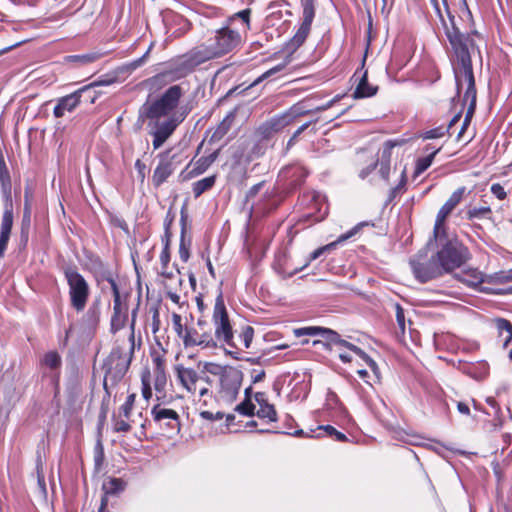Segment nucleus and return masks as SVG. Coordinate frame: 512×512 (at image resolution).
Segmentation results:
<instances>
[{"label": "nucleus", "instance_id": "obj_1", "mask_svg": "<svg viewBox=\"0 0 512 512\" xmlns=\"http://www.w3.org/2000/svg\"><path fill=\"white\" fill-rule=\"evenodd\" d=\"M446 35L460 65L458 69H455L457 91L459 94L464 92L463 101L469 102L465 117L471 119L476 103L475 80L470 55L471 50H474V43L472 39L465 37L455 27L447 29Z\"/></svg>", "mask_w": 512, "mask_h": 512}, {"label": "nucleus", "instance_id": "obj_2", "mask_svg": "<svg viewBox=\"0 0 512 512\" xmlns=\"http://www.w3.org/2000/svg\"><path fill=\"white\" fill-rule=\"evenodd\" d=\"M134 317L135 312L133 313V318ZM134 325L135 324L133 319L129 329L128 342L126 347L118 346L114 348L106 361L104 386L107 385V382L109 380L112 382H117L118 380H120L125 375L129 368L132 355L135 349Z\"/></svg>", "mask_w": 512, "mask_h": 512}, {"label": "nucleus", "instance_id": "obj_3", "mask_svg": "<svg viewBox=\"0 0 512 512\" xmlns=\"http://www.w3.org/2000/svg\"><path fill=\"white\" fill-rule=\"evenodd\" d=\"M184 91L180 85L169 87L158 99L145 107L147 118L181 116L185 119L186 110L179 108Z\"/></svg>", "mask_w": 512, "mask_h": 512}, {"label": "nucleus", "instance_id": "obj_4", "mask_svg": "<svg viewBox=\"0 0 512 512\" xmlns=\"http://www.w3.org/2000/svg\"><path fill=\"white\" fill-rule=\"evenodd\" d=\"M212 322L214 325L213 337L216 342L219 341L227 346H237L234 340L232 325L221 294L215 301Z\"/></svg>", "mask_w": 512, "mask_h": 512}, {"label": "nucleus", "instance_id": "obj_5", "mask_svg": "<svg viewBox=\"0 0 512 512\" xmlns=\"http://www.w3.org/2000/svg\"><path fill=\"white\" fill-rule=\"evenodd\" d=\"M175 372L181 386L191 395H198L201 398L209 394L211 380L207 376H201L193 368L183 365L175 366Z\"/></svg>", "mask_w": 512, "mask_h": 512}, {"label": "nucleus", "instance_id": "obj_6", "mask_svg": "<svg viewBox=\"0 0 512 512\" xmlns=\"http://www.w3.org/2000/svg\"><path fill=\"white\" fill-rule=\"evenodd\" d=\"M65 277L69 287V299L73 309L82 312L90 296V287L85 278L74 269H67Z\"/></svg>", "mask_w": 512, "mask_h": 512}, {"label": "nucleus", "instance_id": "obj_7", "mask_svg": "<svg viewBox=\"0 0 512 512\" xmlns=\"http://www.w3.org/2000/svg\"><path fill=\"white\" fill-rule=\"evenodd\" d=\"M436 259L443 272L460 267L469 257L468 250L457 241H449L437 252Z\"/></svg>", "mask_w": 512, "mask_h": 512}, {"label": "nucleus", "instance_id": "obj_8", "mask_svg": "<svg viewBox=\"0 0 512 512\" xmlns=\"http://www.w3.org/2000/svg\"><path fill=\"white\" fill-rule=\"evenodd\" d=\"M150 120V134L153 136V148L159 149L173 134L177 126L183 122V117L148 118Z\"/></svg>", "mask_w": 512, "mask_h": 512}, {"label": "nucleus", "instance_id": "obj_9", "mask_svg": "<svg viewBox=\"0 0 512 512\" xmlns=\"http://www.w3.org/2000/svg\"><path fill=\"white\" fill-rule=\"evenodd\" d=\"M414 276L421 282H426L441 276L444 272L436 257L427 259V255L420 252L410 261Z\"/></svg>", "mask_w": 512, "mask_h": 512}, {"label": "nucleus", "instance_id": "obj_10", "mask_svg": "<svg viewBox=\"0 0 512 512\" xmlns=\"http://www.w3.org/2000/svg\"><path fill=\"white\" fill-rule=\"evenodd\" d=\"M214 58H218V56L216 55L211 43L196 47L182 58L177 77L180 78L186 76L196 66Z\"/></svg>", "mask_w": 512, "mask_h": 512}, {"label": "nucleus", "instance_id": "obj_11", "mask_svg": "<svg viewBox=\"0 0 512 512\" xmlns=\"http://www.w3.org/2000/svg\"><path fill=\"white\" fill-rule=\"evenodd\" d=\"M242 382V373L234 367H228L220 376V396L223 400L232 402L236 399Z\"/></svg>", "mask_w": 512, "mask_h": 512}, {"label": "nucleus", "instance_id": "obj_12", "mask_svg": "<svg viewBox=\"0 0 512 512\" xmlns=\"http://www.w3.org/2000/svg\"><path fill=\"white\" fill-rule=\"evenodd\" d=\"M216 55L221 57L240 45V34L228 27L216 32L215 37L210 41Z\"/></svg>", "mask_w": 512, "mask_h": 512}, {"label": "nucleus", "instance_id": "obj_13", "mask_svg": "<svg viewBox=\"0 0 512 512\" xmlns=\"http://www.w3.org/2000/svg\"><path fill=\"white\" fill-rule=\"evenodd\" d=\"M198 329L186 328L183 344L185 347L200 346L201 348H216L217 342L210 331H206V322L199 320Z\"/></svg>", "mask_w": 512, "mask_h": 512}, {"label": "nucleus", "instance_id": "obj_14", "mask_svg": "<svg viewBox=\"0 0 512 512\" xmlns=\"http://www.w3.org/2000/svg\"><path fill=\"white\" fill-rule=\"evenodd\" d=\"M301 4L303 7V21L289 43L292 50H296L304 43L315 16L314 0H301Z\"/></svg>", "mask_w": 512, "mask_h": 512}, {"label": "nucleus", "instance_id": "obj_15", "mask_svg": "<svg viewBox=\"0 0 512 512\" xmlns=\"http://www.w3.org/2000/svg\"><path fill=\"white\" fill-rule=\"evenodd\" d=\"M151 416L153 421L160 427H165L175 432L180 431V416L174 409L157 404L151 409Z\"/></svg>", "mask_w": 512, "mask_h": 512}, {"label": "nucleus", "instance_id": "obj_16", "mask_svg": "<svg viewBox=\"0 0 512 512\" xmlns=\"http://www.w3.org/2000/svg\"><path fill=\"white\" fill-rule=\"evenodd\" d=\"M465 190V187H460L456 191H454L452 195L449 197V199L438 211L434 225L435 238H438L440 233L443 232L446 218L450 215L453 209L461 202Z\"/></svg>", "mask_w": 512, "mask_h": 512}, {"label": "nucleus", "instance_id": "obj_17", "mask_svg": "<svg viewBox=\"0 0 512 512\" xmlns=\"http://www.w3.org/2000/svg\"><path fill=\"white\" fill-rule=\"evenodd\" d=\"M99 84V82L91 83L69 95L59 98L53 110L54 116L56 118H61L65 115L66 112L74 111L76 107L80 104L82 94L91 87L98 86Z\"/></svg>", "mask_w": 512, "mask_h": 512}, {"label": "nucleus", "instance_id": "obj_18", "mask_svg": "<svg viewBox=\"0 0 512 512\" xmlns=\"http://www.w3.org/2000/svg\"><path fill=\"white\" fill-rule=\"evenodd\" d=\"M159 157L160 162L153 173V183L155 186L163 184L176 168L174 165L175 156H171L169 151L161 153Z\"/></svg>", "mask_w": 512, "mask_h": 512}, {"label": "nucleus", "instance_id": "obj_19", "mask_svg": "<svg viewBox=\"0 0 512 512\" xmlns=\"http://www.w3.org/2000/svg\"><path fill=\"white\" fill-rule=\"evenodd\" d=\"M100 320L99 306L93 304L80 319V330L86 336L94 335Z\"/></svg>", "mask_w": 512, "mask_h": 512}, {"label": "nucleus", "instance_id": "obj_20", "mask_svg": "<svg viewBox=\"0 0 512 512\" xmlns=\"http://www.w3.org/2000/svg\"><path fill=\"white\" fill-rule=\"evenodd\" d=\"M255 401L259 405L256 415L262 419H268L271 422L277 421V413L273 405L266 400L264 393H256Z\"/></svg>", "mask_w": 512, "mask_h": 512}, {"label": "nucleus", "instance_id": "obj_21", "mask_svg": "<svg viewBox=\"0 0 512 512\" xmlns=\"http://www.w3.org/2000/svg\"><path fill=\"white\" fill-rule=\"evenodd\" d=\"M357 232H358V227L356 226L353 229H351L350 231H348L347 233L339 236L337 240H335L327 245H324L322 247H319L318 249H316L315 251H313L310 254L309 259H308L307 263L305 264V266H307L311 261L316 260L323 253L335 249L338 244L343 243L344 241L348 240L349 238L354 236Z\"/></svg>", "mask_w": 512, "mask_h": 512}, {"label": "nucleus", "instance_id": "obj_22", "mask_svg": "<svg viewBox=\"0 0 512 512\" xmlns=\"http://www.w3.org/2000/svg\"><path fill=\"white\" fill-rule=\"evenodd\" d=\"M292 121V117L289 114H284L278 117H275L271 119L270 121L266 122L262 129L263 133L268 136L269 134L273 132H278L288 126Z\"/></svg>", "mask_w": 512, "mask_h": 512}, {"label": "nucleus", "instance_id": "obj_23", "mask_svg": "<svg viewBox=\"0 0 512 512\" xmlns=\"http://www.w3.org/2000/svg\"><path fill=\"white\" fill-rule=\"evenodd\" d=\"M341 345H343L344 347L348 348L349 350H351L355 355H357L360 359H362L370 368L371 370L373 371V373L375 374V376L377 378H379V368H378V365L376 364V362L370 357L368 356L362 349H360L359 347L355 346L354 344L352 343H349L347 341H342L341 342Z\"/></svg>", "mask_w": 512, "mask_h": 512}, {"label": "nucleus", "instance_id": "obj_24", "mask_svg": "<svg viewBox=\"0 0 512 512\" xmlns=\"http://www.w3.org/2000/svg\"><path fill=\"white\" fill-rule=\"evenodd\" d=\"M377 93V87L372 86L367 81L366 73L361 77L358 85L356 86L353 97L356 99L371 97Z\"/></svg>", "mask_w": 512, "mask_h": 512}, {"label": "nucleus", "instance_id": "obj_25", "mask_svg": "<svg viewBox=\"0 0 512 512\" xmlns=\"http://www.w3.org/2000/svg\"><path fill=\"white\" fill-rule=\"evenodd\" d=\"M102 57L101 53L89 52L81 55H70L65 57L67 63H75L77 66H85L93 63Z\"/></svg>", "mask_w": 512, "mask_h": 512}, {"label": "nucleus", "instance_id": "obj_26", "mask_svg": "<svg viewBox=\"0 0 512 512\" xmlns=\"http://www.w3.org/2000/svg\"><path fill=\"white\" fill-rule=\"evenodd\" d=\"M460 120V115L457 114L455 115L448 127H442V126H439V127H436V128H433V129H430V130H427V131H424L420 134V137L423 138V139H436V138H441L443 137L448 131L450 128H452L454 126V124L456 122H458Z\"/></svg>", "mask_w": 512, "mask_h": 512}, {"label": "nucleus", "instance_id": "obj_27", "mask_svg": "<svg viewBox=\"0 0 512 512\" xmlns=\"http://www.w3.org/2000/svg\"><path fill=\"white\" fill-rule=\"evenodd\" d=\"M499 335L503 338V346L506 347L512 340V324L503 318L494 320Z\"/></svg>", "mask_w": 512, "mask_h": 512}, {"label": "nucleus", "instance_id": "obj_28", "mask_svg": "<svg viewBox=\"0 0 512 512\" xmlns=\"http://www.w3.org/2000/svg\"><path fill=\"white\" fill-rule=\"evenodd\" d=\"M461 280L470 287H477L484 282V275L477 269L464 271Z\"/></svg>", "mask_w": 512, "mask_h": 512}, {"label": "nucleus", "instance_id": "obj_29", "mask_svg": "<svg viewBox=\"0 0 512 512\" xmlns=\"http://www.w3.org/2000/svg\"><path fill=\"white\" fill-rule=\"evenodd\" d=\"M254 337V329L251 326H245L239 334L237 346H231L239 350L248 349Z\"/></svg>", "mask_w": 512, "mask_h": 512}, {"label": "nucleus", "instance_id": "obj_30", "mask_svg": "<svg viewBox=\"0 0 512 512\" xmlns=\"http://www.w3.org/2000/svg\"><path fill=\"white\" fill-rule=\"evenodd\" d=\"M41 364L52 371L57 370L61 366V357L58 352L49 351L43 355Z\"/></svg>", "mask_w": 512, "mask_h": 512}, {"label": "nucleus", "instance_id": "obj_31", "mask_svg": "<svg viewBox=\"0 0 512 512\" xmlns=\"http://www.w3.org/2000/svg\"><path fill=\"white\" fill-rule=\"evenodd\" d=\"M216 158L217 152H213L208 156L199 158L194 164L193 172L196 175L204 173L208 167L216 160Z\"/></svg>", "mask_w": 512, "mask_h": 512}, {"label": "nucleus", "instance_id": "obj_32", "mask_svg": "<svg viewBox=\"0 0 512 512\" xmlns=\"http://www.w3.org/2000/svg\"><path fill=\"white\" fill-rule=\"evenodd\" d=\"M215 184V176L203 178L193 184V193L195 197H199L205 191L209 190Z\"/></svg>", "mask_w": 512, "mask_h": 512}, {"label": "nucleus", "instance_id": "obj_33", "mask_svg": "<svg viewBox=\"0 0 512 512\" xmlns=\"http://www.w3.org/2000/svg\"><path fill=\"white\" fill-rule=\"evenodd\" d=\"M440 149L441 148H437L433 152H431L428 156L419 158L417 160L416 167H415V175L416 176L422 174L426 169H428L431 166L435 155L440 151Z\"/></svg>", "mask_w": 512, "mask_h": 512}, {"label": "nucleus", "instance_id": "obj_34", "mask_svg": "<svg viewBox=\"0 0 512 512\" xmlns=\"http://www.w3.org/2000/svg\"><path fill=\"white\" fill-rule=\"evenodd\" d=\"M233 118L231 116H227L223 119V121L218 125L215 131L212 134L211 139L213 141H218L229 131Z\"/></svg>", "mask_w": 512, "mask_h": 512}, {"label": "nucleus", "instance_id": "obj_35", "mask_svg": "<svg viewBox=\"0 0 512 512\" xmlns=\"http://www.w3.org/2000/svg\"><path fill=\"white\" fill-rule=\"evenodd\" d=\"M12 225H13V211H12V207L10 206L9 208L7 207L3 213L0 232L10 234Z\"/></svg>", "mask_w": 512, "mask_h": 512}, {"label": "nucleus", "instance_id": "obj_36", "mask_svg": "<svg viewBox=\"0 0 512 512\" xmlns=\"http://www.w3.org/2000/svg\"><path fill=\"white\" fill-rule=\"evenodd\" d=\"M290 62H291V58H290V56H286L285 60H284L282 63H280V64H278V65H276V66L272 67L271 69H269V70H267L265 73H263V74H262V75H261V76H260V77H259V78L254 82V83H253V85H255V84L259 83V82H260V81H262L263 79H266V78H268V77H270V76H272V75H274V74H276V73H278V72L282 71V70H283V69H284V68H285V67H286Z\"/></svg>", "mask_w": 512, "mask_h": 512}, {"label": "nucleus", "instance_id": "obj_37", "mask_svg": "<svg viewBox=\"0 0 512 512\" xmlns=\"http://www.w3.org/2000/svg\"><path fill=\"white\" fill-rule=\"evenodd\" d=\"M125 483L120 478H111L104 484V489L107 493H118L123 491Z\"/></svg>", "mask_w": 512, "mask_h": 512}, {"label": "nucleus", "instance_id": "obj_38", "mask_svg": "<svg viewBox=\"0 0 512 512\" xmlns=\"http://www.w3.org/2000/svg\"><path fill=\"white\" fill-rule=\"evenodd\" d=\"M142 382V396L146 401H149L152 398V389L150 384V372L147 370L143 372L141 376Z\"/></svg>", "mask_w": 512, "mask_h": 512}, {"label": "nucleus", "instance_id": "obj_39", "mask_svg": "<svg viewBox=\"0 0 512 512\" xmlns=\"http://www.w3.org/2000/svg\"><path fill=\"white\" fill-rule=\"evenodd\" d=\"M127 320V312L126 313H117L113 314L111 318V331L113 333H116L117 331L121 330Z\"/></svg>", "mask_w": 512, "mask_h": 512}, {"label": "nucleus", "instance_id": "obj_40", "mask_svg": "<svg viewBox=\"0 0 512 512\" xmlns=\"http://www.w3.org/2000/svg\"><path fill=\"white\" fill-rule=\"evenodd\" d=\"M136 395L134 393L129 394L120 408V415L126 419L130 418L131 411L135 403Z\"/></svg>", "mask_w": 512, "mask_h": 512}, {"label": "nucleus", "instance_id": "obj_41", "mask_svg": "<svg viewBox=\"0 0 512 512\" xmlns=\"http://www.w3.org/2000/svg\"><path fill=\"white\" fill-rule=\"evenodd\" d=\"M229 366H221L217 363L213 362H205L203 364V370L204 372L210 373L215 376H221L226 369H228Z\"/></svg>", "mask_w": 512, "mask_h": 512}, {"label": "nucleus", "instance_id": "obj_42", "mask_svg": "<svg viewBox=\"0 0 512 512\" xmlns=\"http://www.w3.org/2000/svg\"><path fill=\"white\" fill-rule=\"evenodd\" d=\"M172 324H173V329H174L175 333L183 341L184 337H185L186 328L184 329V327H183L181 315H179L177 313H173L172 314Z\"/></svg>", "mask_w": 512, "mask_h": 512}, {"label": "nucleus", "instance_id": "obj_43", "mask_svg": "<svg viewBox=\"0 0 512 512\" xmlns=\"http://www.w3.org/2000/svg\"><path fill=\"white\" fill-rule=\"evenodd\" d=\"M167 384L165 371L154 372V388L158 392H163Z\"/></svg>", "mask_w": 512, "mask_h": 512}, {"label": "nucleus", "instance_id": "obj_44", "mask_svg": "<svg viewBox=\"0 0 512 512\" xmlns=\"http://www.w3.org/2000/svg\"><path fill=\"white\" fill-rule=\"evenodd\" d=\"M112 287H113V292H114V307H113L114 313L113 314L126 313L127 309L121 303L120 294H119L118 288L114 282H112Z\"/></svg>", "mask_w": 512, "mask_h": 512}, {"label": "nucleus", "instance_id": "obj_45", "mask_svg": "<svg viewBox=\"0 0 512 512\" xmlns=\"http://www.w3.org/2000/svg\"><path fill=\"white\" fill-rule=\"evenodd\" d=\"M402 143H403V141H396V140H388V141H386L384 143V145H383L382 159L386 160L387 162H389L392 149L395 146L401 145Z\"/></svg>", "mask_w": 512, "mask_h": 512}, {"label": "nucleus", "instance_id": "obj_46", "mask_svg": "<svg viewBox=\"0 0 512 512\" xmlns=\"http://www.w3.org/2000/svg\"><path fill=\"white\" fill-rule=\"evenodd\" d=\"M490 212H491V209L488 206H483V207H479V208L474 207V208H470L467 211V216L469 219L481 218L483 216H486Z\"/></svg>", "mask_w": 512, "mask_h": 512}, {"label": "nucleus", "instance_id": "obj_47", "mask_svg": "<svg viewBox=\"0 0 512 512\" xmlns=\"http://www.w3.org/2000/svg\"><path fill=\"white\" fill-rule=\"evenodd\" d=\"M236 410L246 416L254 415L255 406L249 400L242 402L236 407Z\"/></svg>", "mask_w": 512, "mask_h": 512}, {"label": "nucleus", "instance_id": "obj_48", "mask_svg": "<svg viewBox=\"0 0 512 512\" xmlns=\"http://www.w3.org/2000/svg\"><path fill=\"white\" fill-rule=\"evenodd\" d=\"M160 262L162 265V269L168 268V264L170 262V250H169V239L168 238L166 239L165 245L160 254Z\"/></svg>", "mask_w": 512, "mask_h": 512}, {"label": "nucleus", "instance_id": "obj_49", "mask_svg": "<svg viewBox=\"0 0 512 512\" xmlns=\"http://www.w3.org/2000/svg\"><path fill=\"white\" fill-rule=\"evenodd\" d=\"M321 332H324L322 328L319 327H305V328H299L294 331L295 335L300 337L303 335H317Z\"/></svg>", "mask_w": 512, "mask_h": 512}, {"label": "nucleus", "instance_id": "obj_50", "mask_svg": "<svg viewBox=\"0 0 512 512\" xmlns=\"http://www.w3.org/2000/svg\"><path fill=\"white\" fill-rule=\"evenodd\" d=\"M128 419H116L114 421L113 429L115 432H128L131 428V425L127 421Z\"/></svg>", "mask_w": 512, "mask_h": 512}, {"label": "nucleus", "instance_id": "obj_51", "mask_svg": "<svg viewBox=\"0 0 512 512\" xmlns=\"http://www.w3.org/2000/svg\"><path fill=\"white\" fill-rule=\"evenodd\" d=\"M395 310H396V321H397V324H398L399 328L401 329V331L404 332V330H405L404 310H403V308L399 304L395 305Z\"/></svg>", "mask_w": 512, "mask_h": 512}, {"label": "nucleus", "instance_id": "obj_52", "mask_svg": "<svg viewBox=\"0 0 512 512\" xmlns=\"http://www.w3.org/2000/svg\"><path fill=\"white\" fill-rule=\"evenodd\" d=\"M160 314L158 309H154L152 313V323H151V330L152 333L155 335L160 330Z\"/></svg>", "mask_w": 512, "mask_h": 512}, {"label": "nucleus", "instance_id": "obj_53", "mask_svg": "<svg viewBox=\"0 0 512 512\" xmlns=\"http://www.w3.org/2000/svg\"><path fill=\"white\" fill-rule=\"evenodd\" d=\"M104 459V450L101 441H98L95 446V463L96 465H101Z\"/></svg>", "mask_w": 512, "mask_h": 512}, {"label": "nucleus", "instance_id": "obj_54", "mask_svg": "<svg viewBox=\"0 0 512 512\" xmlns=\"http://www.w3.org/2000/svg\"><path fill=\"white\" fill-rule=\"evenodd\" d=\"M190 253L189 248L185 244L184 240L182 239L179 245V257L183 262H187L189 259Z\"/></svg>", "mask_w": 512, "mask_h": 512}, {"label": "nucleus", "instance_id": "obj_55", "mask_svg": "<svg viewBox=\"0 0 512 512\" xmlns=\"http://www.w3.org/2000/svg\"><path fill=\"white\" fill-rule=\"evenodd\" d=\"M491 192L499 199V200H503L505 199L506 197V192L504 190V188L498 184V183H495L491 186Z\"/></svg>", "mask_w": 512, "mask_h": 512}, {"label": "nucleus", "instance_id": "obj_56", "mask_svg": "<svg viewBox=\"0 0 512 512\" xmlns=\"http://www.w3.org/2000/svg\"><path fill=\"white\" fill-rule=\"evenodd\" d=\"M200 416L203 419H206V420H209V421H213V420H220V419H222L224 415L221 412L213 413V412H210V411H202L200 413Z\"/></svg>", "mask_w": 512, "mask_h": 512}, {"label": "nucleus", "instance_id": "obj_57", "mask_svg": "<svg viewBox=\"0 0 512 512\" xmlns=\"http://www.w3.org/2000/svg\"><path fill=\"white\" fill-rule=\"evenodd\" d=\"M250 14H251L250 9H244V10L236 13L234 16L241 18L243 20V22L246 24V28L249 29L250 28Z\"/></svg>", "mask_w": 512, "mask_h": 512}, {"label": "nucleus", "instance_id": "obj_58", "mask_svg": "<svg viewBox=\"0 0 512 512\" xmlns=\"http://www.w3.org/2000/svg\"><path fill=\"white\" fill-rule=\"evenodd\" d=\"M9 237H10V234L0 232V257L3 256V254L7 248Z\"/></svg>", "mask_w": 512, "mask_h": 512}, {"label": "nucleus", "instance_id": "obj_59", "mask_svg": "<svg viewBox=\"0 0 512 512\" xmlns=\"http://www.w3.org/2000/svg\"><path fill=\"white\" fill-rule=\"evenodd\" d=\"M264 377H265V371L262 369H260V370L254 369L251 372V379H252L253 383L262 381L264 379Z\"/></svg>", "mask_w": 512, "mask_h": 512}, {"label": "nucleus", "instance_id": "obj_60", "mask_svg": "<svg viewBox=\"0 0 512 512\" xmlns=\"http://www.w3.org/2000/svg\"><path fill=\"white\" fill-rule=\"evenodd\" d=\"M153 363H154V372L165 371V363H164L163 358H161L160 356H157L153 359Z\"/></svg>", "mask_w": 512, "mask_h": 512}, {"label": "nucleus", "instance_id": "obj_61", "mask_svg": "<svg viewBox=\"0 0 512 512\" xmlns=\"http://www.w3.org/2000/svg\"><path fill=\"white\" fill-rule=\"evenodd\" d=\"M167 297L175 304H180V295L170 290L167 291Z\"/></svg>", "mask_w": 512, "mask_h": 512}, {"label": "nucleus", "instance_id": "obj_62", "mask_svg": "<svg viewBox=\"0 0 512 512\" xmlns=\"http://www.w3.org/2000/svg\"><path fill=\"white\" fill-rule=\"evenodd\" d=\"M457 409L463 415H469V413H470V409H469L468 405L463 402H458Z\"/></svg>", "mask_w": 512, "mask_h": 512}, {"label": "nucleus", "instance_id": "obj_63", "mask_svg": "<svg viewBox=\"0 0 512 512\" xmlns=\"http://www.w3.org/2000/svg\"><path fill=\"white\" fill-rule=\"evenodd\" d=\"M403 440L405 442L409 443V444H413V445H418L419 444V436H417V435H409V434H407L406 438H404Z\"/></svg>", "mask_w": 512, "mask_h": 512}, {"label": "nucleus", "instance_id": "obj_64", "mask_svg": "<svg viewBox=\"0 0 512 512\" xmlns=\"http://www.w3.org/2000/svg\"><path fill=\"white\" fill-rule=\"evenodd\" d=\"M262 185H263V183H258V184H256V185H254V186L249 190V192H248V195H247V196H248V197H253V196H255V195L258 193V191L261 189Z\"/></svg>", "mask_w": 512, "mask_h": 512}]
</instances>
